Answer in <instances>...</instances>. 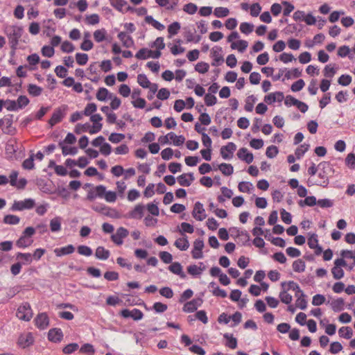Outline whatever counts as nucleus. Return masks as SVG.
<instances>
[{"mask_svg":"<svg viewBox=\"0 0 355 355\" xmlns=\"http://www.w3.org/2000/svg\"><path fill=\"white\" fill-rule=\"evenodd\" d=\"M17 259L23 260V264L28 265L33 261V257L31 253L18 252L16 255Z\"/></svg>","mask_w":355,"mask_h":355,"instance_id":"42","label":"nucleus"},{"mask_svg":"<svg viewBox=\"0 0 355 355\" xmlns=\"http://www.w3.org/2000/svg\"><path fill=\"white\" fill-rule=\"evenodd\" d=\"M75 250V248L73 245H68L67 246L55 248L53 252L57 257H62L64 255L71 254Z\"/></svg>","mask_w":355,"mask_h":355,"instance_id":"22","label":"nucleus"},{"mask_svg":"<svg viewBox=\"0 0 355 355\" xmlns=\"http://www.w3.org/2000/svg\"><path fill=\"white\" fill-rule=\"evenodd\" d=\"M137 83L143 88L150 87V80L145 74H139L137 76Z\"/></svg>","mask_w":355,"mask_h":355,"instance_id":"54","label":"nucleus"},{"mask_svg":"<svg viewBox=\"0 0 355 355\" xmlns=\"http://www.w3.org/2000/svg\"><path fill=\"white\" fill-rule=\"evenodd\" d=\"M323 72L324 76L327 78H333L335 73H336L335 64H329L326 65L323 70Z\"/></svg>","mask_w":355,"mask_h":355,"instance_id":"51","label":"nucleus"},{"mask_svg":"<svg viewBox=\"0 0 355 355\" xmlns=\"http://www.w3.org/2000/svg\"><path fill=\"white\" fill-rule=\"evenodd\" d=\"M338 334L340 337L349 339L353 335V331L349 327H342L339 329Z\"/></svg>","mask_w":355,"mask_h":355,"instance_id":"37","label":"nucleus"},{"mask_svg":"<svg viewBox=\"0 0 355 355\" xmlns=\"http://www.w3.org/2000/svg\"><path fill=\"white\" fill-rule=\"evenodd\" d=\"M192 216L195 219L199 221H202L207 218L205 210L201 202H196L195 203L193 210L192 211Z\"/></svg>","mask_w":355,"mask_h":355,"instance_id":"13","label":"nucleus"},{"mask_svg":"<svg viewBox=\"0 0 355 355\" xmlns=\"http://www.w3.org/2000/svg\"><path fill=\"white\" fill-rule=\"evenodd\" d=\"M293 269L296 272H302L306 268L305 262L302 259H297L293 263Z\"/></svg>","mask_w":355,"mask_h":355,"instance_id":"38","label":"nucleus"},{"mask_svg":"<svg viewBox=\"0 0 355 355\" xmlns=\"http://www.w3.org/2000/svg\"><path fill=\"white\" fill-rule=\"evenodd\" d=\"M121 315L125 318H132L135 320H139L143 318L144 314L138 309H133L131 311L125 309L121 311Z\"/></svg>","mask_w":355,"mask_h":355,"instance_id":"14","label":"nucleus"},{"mask_svg":"<svg viewBox=\"0 0 355 355\" xmlns=\"http://www.w3.org/2000/svg\"><path fill=\"white\" fill-rule=\"evenodd\" d=\"M67 110V106L64 105L54 110L51 119L49 121V124L50 125L51 128L60 123L66 114Z\"/></svg>","mask_w":355,"mask_h":355,"instance_id":"6","label":"nucleus"},{"mask_svg":"<svg viewBox=\"0 0 355 355\" xmlns=\"http://www.w3.org/2000/svg\"><path fill=\"white\" fill-rule=\"evenodd\" d=\"M236 149V144L233 142H229L227 145L220 148V153L224 159H230L232 157L233 153Z\"/></svg>","mask_w":355,"mask_h":355,"instance_id":"11","label":"nucleus"},{"mask_svg":"<svg viewBox=\"0 0 355 355\" xmlns=\"http://www.w3.org/2000/svg\"><path fill=\"white\" fill-rule=\"evenodd\" d=\"M144 209L145 207L143 205L138 204L128 213V217L134 219H141L144 216Z\"/></svg>","mask_w":355,"mask_h":355,"instance_id":"18","label":"nucleus"},{"mask_svg":"<svg viewBox=\"0 0 355 355\" xmlns=\"http://www.w3.org/2000/svg\"><path fill=\"white\" fill-rule=\"evenodd\" d=\"M279 298L280 300L286 304H290L293 300L292 295L285 290L280 292Z\"/></svg>","mask_w":355,"mask_h":355,"instance_id":"57","label":"nucleus"},{"mask_svg":"<svg viewBox=\"0 0 355 355\" xmlns=\"http://www.w3.org/2000/svg\"><path fill=\"white\" fill-rule=\"evenodd\" d=\"M331 273L335 279H340L344 277V271L342 268L338 267L334 265L331 269Z\"/></svg>","mask_w":355,"mask_h":355,"instance_id":"60","label":"nucleus"},{"mask_svg":"<svg viewBox=\"0 0 355 355\" xmlns=\"http://www.w3.org/2000/svg\"><path fill=\"white\" fill-rule=\"evenodd\" d=\"M129 232L123 227L117 229L116 232L111 236V240L117 245H121L123 243V239L128 236Z\"/></svg>","mask_w":355,"mask_h":355,"instance_id":"9","label":"nucleus"},{"mask_svg":"<svg viewBox=\"0 0 355 355\" xmlns=\"http://www.w3.org/2000/svg\"><path fill=\"white\" fill-rule=\"evenodd\" d=\"M4 32L8 38L11 49L15 51L23 33L22 27L17 25L6 26Z\"/></svg>","mask_w":355,"mask_h":355,"instance_id":"1","label":"nucleus"},{"mask_svg":"<svg viewBox=\"0 0 355 355\" xmlns=\"http://www.w3.org/2000/svg\"><path fill=\"white\" fill-rule=\"evenodd\" d=\"M257 101V98L254 95H250L246 98L245 104L244 106L245 110L247 112H252L254 108V104Z\"/></svg>","mask_w":355,"mask_h":355,"instance_id":"40","label":"nucleus"},{"mask_svg":"<svg viewBox=\"0 0 355 355\" xmlns=\"http://www.w3.org/2000/svg\"><path fill=\"white\" fill-rule=\"evenodd\" d=\"M110 94L109 91L105 87H101L98 89L96 97L100 101H105L107 98H109Z\"/></svg>","mask_w":355,"mask_h":355,"instance_id":"36","label":"nucleus"},{"mask_svg":"<svg viewBox=\"0 0 355 355\" xmlns=\"http://www.w3.org/2000/svg\"><path fill=\"white\" fill-rule=\"evenodd\" d=\"M17 317L21 320L29 321L33 317V311L29 303L24 302L20 305L16 313Z\"/></svg>","mask_w":355,"mask_h":355,"instance_id":"4","label":"nucleus"},{"mask_svg":"<svg viewBox=\"0 0 355 355\" xmlns=\"http://www.w3.org/2000/svg\"><path fill=\"white\" fill-rule=\"evenodd\" d=\"M239 28L241 33L248 35L253 31L254 25L248 22H243L240 24Z\"/></svg>","mask_w":355,"mask_h":355,"instance_id":"52","label":"nucleus"},{"mask_svg":"<svg viewBox=\"0 0 355 355\" xmlns=\"http://www.w3.org/2000/svg\"><path fill=\"white\" fill-rule=\"evenodd\" d=\"M117 37L122 42L123 46L126 48H130L134 45V40L132 37L127 34L125 32H120Z\"/></svg>","mask_w":355,"mask_h":355,"instance_id":"19","label":"nucleus"},{"mask_svg":"<svg viewBox=\"0 0 355 355\" xmlns=\"http://www.w3.org/2000/svg\"><path fill=\"white\" fill-rule=\"evenodd\" d=\"M145 21L158 31H163L165 28L162 24L155 19L151 15H147L145 17Z\"/></svg>","mask_w":355,"mask_h":355,"instance_id":"28","label":"nucleus"},{"mask_svg":"<svg viewBox=\"0 0 355 355\" xmlns=\"http://www.w3.org/2000/svg\"><path fill=\"white\" fill-rule=\"evenodd\" d=\"M295 296L297 297L295 302L296 306L302 310H304L307 306V302L306 300L304 292L300 294L295 293Z\"/></svg>","mask_w":355,"mask_h":355,"instance_id":"25","label":"nucleus"},{"mask_svg":"<svg viewBox=\"0 0 355 355\" xmlns=\"http://www.w3.org/2000/svg\"><path fill=\"white\" fill-rule=\"evenodd\" d=\"M219 170L225 175H230L234 172V168L230 164L223 163L218 166Z\"/></svg>","mask_w":355,"mask_h":355,"instance_id":"39","label":"nucleus"},{"mask_svg":"<svg viewBox=\"0 0 355 355\" xmlns=\"http://www.w3.org/2000/svg\"><path fill=\"white\" fill-rule=\"evenodd\" d=\"M209 69V65L205 62H198L195 66V70L200 73H205Z\"/></svg>","mask_w":355,"mask_h":355,"instance_id":"48","label":"nucleus"},{"mask_svg":"<svg viewBox=\"0 0 355 355\" xmlns=\"http://www.w3.org/2000/svg\"><path fill=\"white\" fill-rule=\"evenodd\" d=\"M168 269L173 274L178 275L181 279L187 277L186 274L183 271V267L179 262H173Z\"/></svg>","mask_w":355,"mask_h":355,"instance_id":"16","label":"nucleus"},{"mask_svg":"<svg viewBox=\"0 0 355 355\" xmlns=\"http://www.w3.org/2000/svg\"><path fill=\"white\" fill-rule=\"evenodd\" d=\"M63 338V333L59 328H53L49 331L48 339L53 343H59Z\"/></svg>","mask_w":355,"mask_h":355,"instance_id":"15","label":"nucleus"},{"mask_svg":"<svg viewBox=\"0 0 355 355\" xmlns=\"http://www.w3.org/2000/svg\"><path fill=\"white\" fill-rule=\"evenodd\" d=\"M94 37L96 42H101L105 40L106 31L104 28L98 29L94 31Z\"/></svg>","mask_w":355,"mask_h":355,"instance_id":"47","label":"nucleus"},{"mask_svg":"<svg viewBox=\"0 0 355 355\" xmlns=\"http://www.w3.org/2000/svg\"><path fill=\"white\" fill-rule=\"evenodd\" d=\"M170 140L173 141V145L180 146L182 145L185 141V137L183 135H176L174 132H171L168 133Z\"/></svg>","mask_w":355,"mask_h":355,"instance_id":"30","label":"nucleus"},{"mask_svg":"<svg viewBox=\"0 0 355 355\" xmlns=\"http://www.w3.org/2000/svg\"><path fill=\"white\" fill-rule=\"evenodd\" d=\"M248 43L245 40H239L236 42H232L231 44V48L232 49H237L239 51L243 53L248 47Z\"/></svg>","mask_w":355,"mask_h":355,"instance_id":"35","label":"nucleus"},{"mask_svg":"<svg viewBox=\"0 0 355 355\" xmlns=\"http://www.w3.org/2000/svg\"><path fill=\"white\" fill-rule=\"evenodd\" d=\"M61 149H62V153L64 156L66 155H75L78 153V148L74 146H68L64 145L62 143L59 144Z\"/></svg>","mask_w":355,"mask_h":355,"instance_id":"29","label":"nucleus"},{"mask_svg":"<svg viewBox=\"0 0 355 355\" xmlns=\"http://www.w3.org/2000/svg\"><path fill=\"white\" fill-rule=\"evenodd\" d=\"M229 14V9L225 7H216L214 10V15L218 18L225 17Z\"/></svg>","mask_w":355,"mask_h":355,"instance_id":"44","label":"nucleus"},{"mask_svg":"<svg viewBox=\"0 0 355 355\" xmlns=\"http://www.w3.org/2000/svg\"><path fill=\"white\" fill-rule=\"evenodd\" d=\"M33 240L21 235L19 239L16 241V245L19 248H25L32 245Z\"/></svg>","mask_w":355,"mask_h":355,"instance_id":"24","label":"nucleus"},{"mask_svg":"<svg viewBox=\"0 0 355 355\" xmlns=\"http://www.w3.org/2000/svg\"><path fill=\"white\" fill-rule=\"evenodd\" d=\"M320 172L318 173L319 179L315 182L314 184L327 187L329 183V177L334 170L331 165L327 162H322L318 165ZM313 184V183L312 184Z\"/></svg>","mask_w":355,"mask_h":355,"instance_id":"2","label":"nucleus"},{"mask_svg":"<svg viewBox=\"0 0 355 355\" xmlns=\"http://www.w3.org/2000/svg\"><path fill=\"white\" fill-rule=\"evenodd\" d=\"M151 53L152 50H149L146 48H142L137 51L135 57L139 60H146L149 58L150 53Z\"/></svg>","mask_w":355,"mask_h":355,"instance_id":"46","label":"nucleus"},{"mask_svg":"<svg viewBox=\"0 0 355 355\" xmlns=\"http://www.w3.org/2000/svg\"><path fill=\"white\" fill-rule=\"evenodd\" d=\"M125 139V135L121 133H111L108 139L113 144H118Z\"/></svg>","mask_w":355,"mask_h":355,"instance_id":"56","label":"nucleus"},{"mask_svg":"<svg viewBox=\"0 0 355 355\" xmlns=\"http://www.w3.org/2000/svg\"><path fill=\"white\" fill-rule=\"evenodd\" d=\"M174 245L181 251L187 250L189 247V243L186 235L183 237L176 239L174 243Z\"/></svg>","mask_w":355,"mask_h":355,"instance_id":"23","label":"nucleus"},{"mask_svg":"<svg viewBox=\"0 0 355 355\" xmlns=\"http://www.w3.org/2000/svg\"><path fill=\"white\" fill-rule=\"evenodd\" d=\"M110 255V251L104 247L99 246L96 250L95 256L98 259L106 260L109 258Z\"/></svg>","mask_w":355,"mask_h":355,"instance_id":"26","label":"nucleus"},{"mask_svg":"<svg viewBox=\"0 0 355 355\" xmlns=\"http://www.w3.org/2000/svg\"><path fill=\"white\" fill-rule=\"evenodd\" d=\"M28 92L32 96H39L42 93L43 89L35 84H29L28 86Z\"/></svg>","mask_w":355,"mask_h":355,"instance_id":"34","label":"nucleus"},{"mask_svg":"<svg viewBox=\"0 0 355 355\" xmlns=\"http://www.w3.org/2000/svg\"><path fill=\"white\" fill-rule=\"evenodd\" d=\"M210 57L212 59L211 65L218 67L222 64L224 62V58L223 55V49L220 46H214L210 51Z\"/></svg>","mask_w":355,"mask_h":355,"instance_id":"5","label":"nucleus"},{"mask_svg":"<svg viewBox=\"0 0 355 355\" xmlns=\"http://www.w3.org/2000/svg\"><path fill=\"white\" fill-rule=\"evenodd\" d=\"M180 24L178 21L173 22L168 26V38H171L173 35L178 33L180 30Z\"/></svg>","mask_w":355,"mask_h":355,"instance_id":"33","label":"nucleus"},{"mask_svg":"<svg viewBox=\"0 0 355 355\" xmlns=\"http://www.w3.org/2000/svg\"><path fill=\"white\" fill-rule=\"evenodd\" d=\"M159 257L160 259L164 263H172L173 261V256L171 253L166 251H162L159 253Z\"/></svg>","mask_w":355,"mask_h":355,"instance_id":"59","label":"nucleus"},{"mask_svg":"<svg viewBox=\"0 0 355 355\" xmlns=\"http://www.w3.org/2000/svg\"><path fill=\"white\" fill-rule=\"evenodd\" d=\"M35 342L32 332H24L20 334L17 340V345L21 348H26L32 345Z\"/></svg>","mask_w":355,"mask_h":355,"instance_id":"8","label":"nucleus"},{"mask_svg":"<svg viewBox=\"0 0 355 355\" xmlns=\"http://www.w3.org/2000/svg\"><path fill=\"white\" fill-rule=\"evenodd\" d=\"M183 11L189 14V15H193L198 10V7L195 3H189L185 4L183 6Z\"/></svg>","mask_w":355,"mask_h":355,"instance_id":"62","label":"nucleus"},{"mask_svg":"<svg viewBox=\"0 0 355 355\" xmlns=\"http://www.w3.org/2000/svg\"><path fill=\"white\" fill-rule=\"evenodd\" d=\"M29 102V99L27 96L23 95L19 96L16 101L19 110L25 107Z\"/></svg>","mask_w":355,"mask_h":355,"instance_id":"63","label":"nucleus"},{"mask_svg":"<svg viewBox=\"0 0 355 355\" xmlns=\"http://www.w3.org/2000/svg\"><path fill=\"white\" fill-rule=\"evenodd\" d=\"M194 178L192 173H184L178 178V183L182 187H189L193 181Z\"/></svg>","mask_w":355,"mask_h":355,"instance_id":"21","label":"nucleus"},{"mask_svg":"<svg viewBox=\"0 0 355 355\" xmlns=\"http://www.w3.org/2000/svg\"><path fill=\"white\" fill-rule=\"evenodd\" d=\"M210 285L211 287L214 288L212 293L214 296L220 297L222 298H225L227 297V293L225 290L220 288L218 286L214 287V286L215 285L214 283H211Z\"/></svg>","mask_w":355,"mask_h":355,"instance_id":"58","label":"nucleus"},{"mask_svg":"<svg viewBox=\"0 0 355 355\" xmlns=\"http://www.w3.org/2000/svg\"><path fill=\"white\" fill-rule=\"evenodd\" d=\"M3 221L8 225H17L20 221V218L15 215L8 214L3 217Z\"/></svg>","mask_w":355,"mask_h":355,"instance_id":"43","label":"nucleus"},{"mask_svg":"<svg viewBox=\"0 0 355 355\" xmlns=\"http://www.w3.org/2000/svg\"><path fill=\"white\" fill-rule=\"evenodd\" d=\"M60 49L62 52L69 53L75 50V46L71 42L64 41L62 43Z\"/></svg>","mask_w":355,"mask_h":355,"instance_id":"55","label":"nucleus"},{"mask_svg":"<svg viewBox=\"0 0 355 355\" xmlns=\"http://www.w3.org/2000/svg\"><path fill=\"white\" fill-rule=\"evenodd\" d=\"M309 149V144H303L300 145L295 151V155L296 158L300 159H301L306 152H307Z\"/></svg>","mask_w":355,"mask_h":355,"instance_id":"41","label":"nucleus"},{"mask_svg":"<svg viewBox=\"0 0 355 355\" xmlns=\"http://www.w3.org/2000/svg\"><path fill=\"white\" fill-rule=\"evenodd\" d=\"M238 189L241 192L250 193L254 189V186L250 182H241L238 185Z\"/></svg>","mask_w":355,"mask_h":355,"instance_id":"32","label":"nucleus"},{"mask_svg":"<svg viewBox=\"0 0 355 355\" xmlns=\"http://www.w3.org/2000/svg\"><path fill=\"white\" fill-rule=\"evenodd\" d=\"M112 6L116 10L122 12L123 8L127 5L125 0H109Z\"/></svg>","mask_w":355,"mask_h":355,"instance_id":"45","label":"nucleus"},{"mask_svg":"<svg viewBox=\"0 0 355 355\" xmlns=\"http://www.w3.org/2000/svg\"><path fill=\"white\" fill-rule=\"evenodd\" d=\"M345 301L343 298H338L331 303V306L334 312H339L344 309Z\"/></svg>","mask_w":355,"mask_h":355,"instance_id":"31","label":"nucleus"},{"mask_svg":"<svg viewBox=\"0 0 355 355\" xmlns=\"http://www.w3.org/2000/svg\"><path fill=\"white\" fill-rule=\"evenodd\" d=\"M62 218L60 216H56L50 220V230L52 232H57L61 230Z\"/></svg>","mask_w":355,"mask_h":355,"instance_id":"27","label":"nucleus"},{"mask_svg":"<svg viewBox=\"0 0 355 355\" xmlns=\"http://www.w3.org/2000/svg\"><path fill=\"white\" fill-rule=\"evenodd\" d=\"M203 302L202 298H195L192 300L186 302L183 307L182 311L185 313H193L200 307Z\"/></svg>","mask_w":355,"mask_h":355,"instance_id":"10","label":"nucleus"},{"mask_svg":"<svg viewBox=\"0 0 355 355\" xmlns=\"http://www.w3.org/2000/svg\"><path fill=\"white\" fill-rule=\"evenodd\" d=\"M205 248V243L202 239H197L193 243V249L191 252V257L194 259H202L203 255V249Z\"/></svg>","mask_w":355,"mask_h":355,"instance_id":"7","label":"nucleus"},{"mask_svg":"<svg viewBox=\"0 0 355 355\" xmlns=\"http://www.w3.org/2000/svg\"><path fill=\"white\" fill-rule=\"evenodd\" d=\"M181 230H180V232L183 234V233H189L192 234L194 232V227L191 224L183 222L180 225Z\"/></svg>","mask_w":355,"mask_h":355,"instance_id":"64","label":"nucleus"},{"mask_svg":"<svg viewBox=\"0 0 355 355\" xmlns=\"http://www.w3.org/2000/svg\"><path fill=\"white\" fill-rule=\"evenodd\" d=\"M299 204L301 206H303L304 205H307V206H310V207L314 206L315 205L317 204L316 198L315 196H306L305 198V199L303 201L301 200L299 202Z\"/></svg>","mask_w":355,"mask_h":355,"instance_id":"61","label":"nucleus"},{"mask_svg":"<svg viewBox=\"0 0 355 355\" xmlns=\"http://www.w3.org/2000/svg\"><path fill=\"white\" fill-rule=\"evenodd\" d=\"M76 61L79 65H85L88 62V55L83 53H77L75 55Z\"/></svg>","mask_w":355,"mask_h":355,"instance_id":"50","label":"nucleus"},{"mask_svg":"<svg viewBox=\"0 0 355 355\" xmlns=\"http://www.w3.org/2000/svg\"><path fill=\"white\" fill-rule=\"evenodd\" d=\"M238 157L247 164H250L252 162L254 156L252 153H250L246 148H241L237 152Z\"/></svg>","mask_w":355,"mask_h":355,"instance_id":"17","label":"nucleus"},{"mask_svg":"<svg viewBox=\"0 0 355 355\" xmlns=\"http://www.w3.org/2000/svg\"><path fill=\"white\" fill-rule=\"evenodd\" d=\"M204 269H205V267L201 268L196 265H190L187 267V272L190 275L195 276V275H200L202 273V272L204 270Z\"/></svg>","mask_w":355,"mask_h":355,"instance_id":"53","label":"nucleus"},{"mask_svg":"<svg viewBox=\"0 0 355 355\" xmlns=\"http://www.w3.org/2000/svg\"><path fill=\"white\" fill-rule=\"evenodd\" d=\"M35 325L44 330L49 326V318L46 313H39L34 320Z\"/></svg>","mask_w":355,"mask_h":355,"instance_id":"12","label":"nucleus"},{"mask_svg":"<svg viewBox=\"0 0 355 355\" xmlns=\"http://www.w3.org/2000/svg\"><path fill=\"white\" fill-rule=\"evenodd\" d=\"M284 99V94L281 92H276L273 93H270L268 95L266 96L264 98V101L266 103L268 104H271L276 101L281 102Z\"/></svg>","mask_w":355,"mask_h":355,"instance_id":"20","label":"nucleus"},{"mask_svg":"<svg viewBox=\"0 0 355 355\" xmlns=\"http://www.w3.org/2000/svg\"><path fill=\"white\" fill-rule=\"evenodd\" d=\"M97 110V106L94 103H88L84 109L83 114L87 116H90Z\"/></svg>","mask_w":355,"mask_h":355,"instance_id":"49","label":"nucleus"},{"mask_svg":"<svg viewBox=\"0 0 355 355\" xmlns=\"http://www.w3.org/2000/svg\"><path fill=\"white\" fill-rule=\"evenodd\" d=\"M35 205V200L26 198L24 200H15L10 209L12 211H21L26 209H31Z\"/></svg>","mask_w":355,"mask_h":355,"instance_id":"3","label":"nucleus"}]
</instances>
